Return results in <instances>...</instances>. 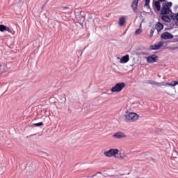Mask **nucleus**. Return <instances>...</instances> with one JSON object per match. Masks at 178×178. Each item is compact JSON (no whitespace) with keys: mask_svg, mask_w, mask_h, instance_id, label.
Listing matches in <instances>:
<instances>
[{"mask_svg":"<svg viewBox=\"0 0 178 178\" xmlns=\"http://www.w3.org/2000/svg\"><path fill=\"white\" fill-rule=\"evenodd\" d=\"M124 118L127 123H133L140 119V115L134 112H129L127 111L124 115Z\"/></svg>","mask_w":178,"mask_h":178,"instance_id":"obj_1","label":"nucleus"},{"mask_svg":"<svg viewBox=\"0 0 178 178\" xmlns=\"http://www.w3.org/2000/svg\"><path fill=\"white\" fill-rule=\"evenodd\" d=\"M172 5V2H168L167 3L163 4L161 8V14L169 15V13L172 12V10H170Z\"/></svg>","mask_w":178,"mask_h":178,"instance_id":"obj_2","label":"nucleus"},{"mask_svg":"<svg viewBox=\"0 0 178 178\" xmlns=\"http://www.w3.org/2000/svg\"><path fill=\"white\" fill-rule=\"evenodd\" d=\"M126 87V83L122 82L117 83L111 88V92H120Z\"/></svg>","mask_w":178,"mask_h":178,"instance_id":"obj_3","label":"nucleus"},{"mask_svg":"<svg viewBox=\"0 0 178 178\" xmlns=\"http://www.w3.org/2000/svg\"><path fill=\"white\" fill-rule=\"evenodd\" d=\"M119 154V149H110L108 151L104 152V155L107 158H111V156H116Z\"/></svg>","mask_w":178,"mask_h":178,"instance_id":"obj_4","label":"nucleus"},{"mask_svg":"<svg viewBox=\"0 0 178 178\" xmlns=\"http://www.w3.org/2000/svg\"><path fill=\"white\" fill-rule=\"evenodd\" d=\"M127 136L123 132H116L113 135V138H116L117 140H119L120 138H126Z\"/></svg>","mask_w":178,"mask_h":178,"instance_id":"obj_5","label":"nucleus"},{"mask_svg":"<svg viewBox=\"0 0 178 178\" xmlns=\"http://www.w3.org/2000/svg\"><path fill=\"white\" fill-rule=\"evenodd\" d=\"M158 60V56L156 55H152L147 58V63H155Z\"/></svg>","mask_w":178,"mask_h":178,"instance_id":"obj_6","label":"nucleus"},{"mask_svg":"<svg viewBox=\"0 0 178 178\" xmlns=\"http://www.w3.org/2000/svg\"><path fill=\"white\" fill-rule=\"evenodd\" d=\"M161 38L163 40H172V38H173V35H172L169 32H165L162 33Z\"/></svg>","mask_w":178,"mask_h":178,"instance_id":"obj_7","label":"nucleus"},{"mask_svg":"<svg viewBox=\"0 0 178 178\" xmlns=\"http://www.w3.org/2000/svg\"><path fill=\"white\" fill-rule=\"evenodd\" d=\"M163 45V42H160L157 44L151 45L150 48H151V49L156 50V49H159V48H161V47H162Z\"/></svg>","mask_w":178,"mask_h":178,"instance_id":"obj_8","label":"nucleus"},{"mask_svg":"<svg viewBox=\"0 0 178 178\" xmlns=\"http://www.w3.org/2000/svg\"><path fill=\"white\" fill-rule=\"evenodd\" d=\"M129 60H130V57H129V54H127L122 57L120 62V63H127V62H129Z\"/></svg>","mask_w":178,"mask_h":178,"instance_id":"obj_9","label":"nucleus"},{"mask_svg":"<svg viewBox=\"0 0 178 178\" xmlns=\"http://www.w3.org/2000/svg\"><path fill=\"white\" fill-rule=\"evenodd\" d=\"M137 6H138V0H133L131 3V8L134 12H136V10H137Z\"/></svg>","mask_w":178,"mask_h":178,"instance_id":"obj_10","label":"nucleus"},{"mask_svg":"<svg viewBox=\"0 0 178 178\" xmlns=\"http://www.w3.org/2000/svg\"><path fill=\"white\" fill-rule=\"evenodd\" d=\"M124 23H126V17L122 16V17H120L119 21H118L119 26H120L122 27V26H124Z\"/></svg>","mask_w":178,"mask_h":178,"instance_id":"obj_11","label":"nucleus"},{"mask_svg":"<svg viewBox=\"0 0 178 178\" xmlns=\"http://www.w3.org/2000/svg\"><path fill=\"white\" fill-rule=\"evenodd\" d=\"M156 29L157 30L158 33H161L162 30H163V25L161 22H157L156 24Z\"/></svg>","mask_w":178,"mask_h":178,"instance_id":"obj_12","label":"nucleus"},{"mask_svg":"<svg viewBox=\"0 0 178 178\" xmlns=\"http://www.w3.org/2000/svg\"><path fill=\"white\" fill-rule=\"evenodd\" d=\"M154 5L157 12H161V3L159 2V1H154Z\"/></svg>","mask_w":178,"mask_h":178,"instance_id":"obj_13","label":"nucleus"},{"mask_svg":"<svg viewBox=\"0 0 178 178\" xmlns=\"http://www.w3.org/2000/svg\"><path fill=\"white\" fill-rule=\"evenodd\" d=\"M161 19L163 20V22H165V23H170L171 22L170 17H169V16L168 15H163L161 17Z\"/></svg>","mask_w":178,"mask_h":178,"instance_id":"obj_14","label":"nucleus"},{"mask_svg":"<svg viewBox=\"0 0 178 178\" xmlns=\"http://www.w3.org/2000/svg\"><path fill=\"white\" fill-rule=\"evenodd\" d=\"M177 81H174L172 82H171L170 83H163L161 84L162 86H169L170 87H175V86H177V84H176Z\"/></svg>","mask_w":178,"mask_h":178,"instance_id":"obj_15","label":"nucleus"},{"mask_svg":"<svg viewBox=\"0 0 178 178\" xmlns=\"http://www.w3.org/2000/svg\"><path fill=\"white\" fill-rule=\"evenodd\" d=\"M0 31L1 33H3V31H6V26H5L3 24H1L0 25Z\"/></svg>","mask_w":178,"mask_h":178,"instance_id":"obj_16","label":"nucleus"},{"mask_svg":"<svg viewBox=\"0 0 178 178\" xmlns=\"http://www.w3.org/2000/svg\"><path fill=\"white\" fill-rule=\"evenodd\" d=\"M149 84H152V86H157L158 87H159V86H161V83H156L155 81H149Z\"/></svg>","mask_w":178,"mask_h":178,"instance_id":"obj_17","label":"nucleus"},{"mask_svg":"<svg viewBox=\"0 0 178 178\" xmlns=\"http://www.w3.org/2000/svg\"><path fill=\"white\" fill-rule=\"evenodd\" d=\"M141 33H143V29H138L136 31L135 35H138V34H141Z\"/></svg>","mask_w":178,"mask_h":178,"instance_id":"obj_18","label":"nucleus"},{"mask_svg":"<svg viewBox=\"0 0 178 178\" xmlns=\"http://www.w3.org/2000/svg\"><path fill=\"white\" fill-rule=\"evenodd\" d=\"M6 31H8V33H10L11 34L13 33V31L12 30V29L6 26Z\"/></svg>","mask_w":178,"mask_h":178,"instance_id":"obj_19","label":"nucleus"},{"mask_svg":"<svg viewBox=\"0 0 178 178\" xmlns=\"http://www.w3.org/2000/svg\"><path fill=\"white\" fill-rule=\"evenodd\" d=\"M151 0H145V6H148L149 8V2Z\"/></svg>","mask_w":178,"mask_h":178,"instance_id":"obj_20","label":"nucleus"},{"mask_svg":"<svg viewBox=\"0 0 178 178\" xmlns=\"http://www.w3.org/2000/svg\"><path fill=\"white\" fill-rule=\"evenodd\" d=\"M42 124H44V123H42V122H39V123L33 124V126H35L36 127H40V126H42Z\"/></svg>","mask_w":178,"mask_h":178,"instance_id":"obj_21","label":"nucleus"},{"mask_svg":"<svg viewBox=\"0 0 178 178\" xmlns=\"http://www.w3.org/2000/svg\"><path fill=\"white\" fill-rule=\"evenodd\" d=\"M172 158H177V156H178V153L176 152H174L172 153Z\"/></svg>","mask_w":178,"mask_h":178,"instance_id":"obj_22","label":"nucleus"},{"mask_svg":"<svg viewBox=\"0 0 178 178\" xmlns=\"http://www.w3.org/2000/svg\"><path fill=\"white\" fill-rule=\"evenodd\" d=\"M174 20H177L178 22V13L175 15V16L172 17Z\"/></svg>","mask_w":178,"mask_h":178,"instance_id":"obj_23","label":"nucleus"},{"mask_svg":"<svg viewBox=\"0 0 178 178\" xmlns=\"http://www.w3.org/2000/svg\"><path fill=\"white\" fill-rule=\"evenodd\" d=\"M154 33H155V29H152L150 31V37H152L154 35Z\"/></svg>","mask_w":178,"mask_h":178,"instance_id":"obj_24","label":"nucleus"},{"mask_svg":"<svg viewBox=\"0 0 178 178\" xmlns=\"http://www.w3.org/2000/svg\"><path fill=\"white\" fill-rule=\"evenodd\" d=\"M127 156L126 154L120 155V159H124V158H127Z\"/></svg>","mask_w":178,"mask_h":178,"instance_id":"obj_25","label":"nucleus"},{"mask_svg":"<svg viewBox=\"0 0 178 178\" xmlns=\"http://www.w3.org/2000/svg\"><path fill=\"white\" fill-rule=\"evenodd\" d=\"M159 2H165V0H158Z\"/></svg>","mask_w":178,"mask_h":178,"instance_id":"obj_26","label":"nucleus"},{"mask_svg":"<svg viewBox=\"0 0 178 178\" xmlns=\"http://www.w3.org/2000/svg\"><path fill=\"white\" fill-rule=\"evenodd\" d=\"M175 84H177V86L178 85V81H177V82H175Z\"/></svg>","mask_w":178,"mask_h":178,"instance_id":"obj_27","label":"nucleus"},{"mask_svg":"<svg viewBox=\"0 0 178 178\" xmlns=\"http://www.w3.org/2000/svg\"><path fill=\"white\" fill-rule=\"evenodd\" d=\"M0 67H1V65H0Z\"/></svg>","mask_w":178,"mask_h":178,"instance_id":"obj_28","label":"nucleus"}]
</instances>
